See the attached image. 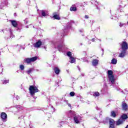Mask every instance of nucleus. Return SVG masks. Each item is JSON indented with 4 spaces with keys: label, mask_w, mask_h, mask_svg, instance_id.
I'll return each instance as SVG.
<instances>
[{
    "label": "nucleus",
    "mask_w": 128,
    "mask_h": 128,
    "mask_svg": "<svg viewBox=\"0 0 128 128\" xmlns=\"http://www.w3.org/2000/svg\"><path fill=\"white\" fill-rule=\"evenodd\" d=\"M121 46L122 50H126L128 48V45L126 42H123L121 44Z\"/></svg>",
    "instance_id": "4"
},
{
    "label": "nucleus",
    "mask_w": 128,
    "mask_h": 128,
    "mask_svg": "<svg viewBox=\"0 0 128 128\" xmlns=\"http://www.w3.org/2000/svg\"><path fill=\"white\" fill-rule=\"evenodd\" d=\"M20 68L22 70H24V65H20Z\"/></svg>",
    "instance_id": "28"
},
{
    "label": "nucleus",
    "mask_w": 128,
    "mask_h": 128,
    "mask_svg": "<svg viewBox=\"0 0 128 128\" xmlns=\"http://www.w3.org/2000/svg\"><path fill=\"white\" fill-rule=\"evenodd\" d=\"M70 62L71 64H74V62H76V58H74V57H70Z\"/></svg>",
    "instance_id": "16"
},
{
    "label": "nucleus",
    "mask_w": 128,
    "mask_h": 128,
    "mask_svg": "<svg viewBox=\"0 0 128 128\" xmlns=\"http://www.w3.org/2000/svg\"><path fill=\"white\" fill-rule=\"evenodd\" d=\"M108 120L110 122V126H114V120L112 119H108V118H106L104 122V124H106V122H108Z\"/></svg>",
    "instance_id": "3"
},
{
    "label": "nucleus",
    "mask_w": 128,
    "mask_h": 128,
    "mask_svg": "<svg viewBox=\"0 0 128 128\" xmlns=\"http://www.w3.org/2000/svg\"><path fill=\"white\" fill-rule=\"evenodd\" d=\"M108 81L110 82L111 84H114V82L116 80V79L114 78V76H108Z\"/></svg>",
    "instance_id": "5"
},
{
    "label": "nucleus",
    "mask_w": 128,
    "mask_h": 128,
    "mask_svg": "<svg viewBox=\"0 0 128 128\" xmlns=\"http://www.w3.org/2000/svg\"><path fill=\"white\" fill-rule=\"evenodd\" d=\"M32 70H34V68H31L29 69L28 70L26 71V72L28 74H30V72H32Z\"/></svg>",
    "instance_id": "23"
},
{
    "label": "nucleus",
    "mask_w": 128,
    "mask_h": 128,
    "mask_svg": "<svg viewBox=\"0 0 128 128\" xmlns=\"http://www.w3.org/2000/svg\"><path fill=\"white\" fill-rule=\"evenodd\" d=\"M69 114H70V116H74V120L76 124H80V122L82 120V117H80L78 115H76V112L74 111H70Z\"/></svg>",
    "instance_id": "1"
},
{
    "label": "nucleus",
    "mask_w": 128,
    "mask_h": 128,
    "mask_svg": "<svg viewBox=\"0 0 128 128\" xmlns=\"http://www.w3.org/2000/svg\"><path fill=\"white\" fill-rule=\"evenodd\" d=\"M66 102L67 104H68V106H70V108H72V105L68 103V101H66Z\"/></svg>",
    "instance_id": "31"
},
{
    "label": "nucleus",
    "mask_w": 128,
    "mask_h": 128,
    "mask_svg": "<svg viewBox=\"0 0 128 128\" xmlns=\"http://www.w3.org/2000/svg\"><path fill=\"white\" fill-rule=\"evenodd\" d=\"M16 98L18 100V96H16Z\"/></svg>",
    "instance_id": "35"
},
{
    "label": "nucleus",
    "mask_w": 128,
    "mask_h": 128,
    "mask_svg": "<svg viewBox=\"0 0 128 128\" xmlns=\"http://www.w3.org/2000/svg\"><path fill=\"white\" fill-rule=\"evenodd\" d=\"M35 48H40L42 46V41L38 40V42L34 44Z\"/></svg>",
    "instance_id": "8"
},
{
    "label": "nucleus",
    "mask_w": 128,
    "mask_h": 128,
    "mask_svg": "<svg viewBox=\"0 0 128 128\" xmlns=\"http://www.w3.org/2000/svg\"><path fill=\"white\" fill-rule=\"evenodd\" d=\"M10 82V80H4L2 81V84H8Z\"/></svg>",
    "instance_id": "24"
},
{
    "label": "nucleus",
    "mask_w": 128,
    "mask_h": 128,
    "mask_svg": "<svg viewBox=\"0 0 128 128\" xmlns=\"http://www.w3.org/2000/svg\"><path fill=\"white\" fill-rule=\"evenodd\" d=\"M53 18H55V20H60V16L57 14L54 15L53 16Z\"/></svg>",
    "instance_id": "20"
},
{
    "label": "nucleus",
    "mask_w": 128,
    "mask_h": 128,
    "mask_svg": "<svg viewBox=\"0 0 128 128\" xmlns=\"http://www.w3.org/2000/svg\"><path fill=\"white\" fill-rule=\"evenodd\" d=\"M113 74H114V72H112V70H108V76H114V75H112Z\"/></svg>",
    "instance_id": "17"
},
{
    "label": "nucleus",
    "mask_w": 128,
    "mask_h": 128,
    "mask_svg": "<svg viewBox=\"0 0 128 128\" xmlns=\"http://www.w3.org/2000/svg\"><path fill=\"white\" fill-rule=\"evenodd\" d=\"M12 26H14V28H16L18 26V22L14 20H10Z\"/></svg>",
    "instance_id": "9"
},
{
    "label": "nucleus",
    "mask_w": 128,
    "mask_h": 128,
    "mask_svg": "<svg viewBox=\"0 0 128 128\" xmlns=\"http://www.w3.org/2000/svg\"><path fill=\"white\" fill-rule=\"evenodd\" d=\"M126 50H123L119 54V58H124L126 54Z\"/></svg>",
    "instance_id": "7"
},
{
    "label": "nucleus",
    "mask_w": 128,
    "mask_h": 128,
    "mask_svg": "<svg viewBox=\"0 0 128 128\" xmlns=\"http://www.w3.org/2000/svg\"><path fill=\"white\" fill-rule=\"evenodd\" d=\"M92 42H94V38L92 39Z\"/></svg>",
    "instance_id": "34"
},
{
    "label": "nucleus",
    "mask_w": 128,
    "mask_h": 128,
    "mask_svg": "<svg viewBox=\"0 0 128 128\" xmlns=\"http://www.w3.org/2000/svg\"><path fill=\"white\" fill-rule=\"evenodd\" d=\"M124 120H122V118L119 119L118 121L116 122V126H120V124H124Z\"/></svg>",
    "instance_id": "10"
},
{
    "label": "nucleus",
    "mask_w": 128,
    "mask_h": 128,
    "mask_svg": "<svg viewBox=\"0 0 128 128\" xmlns=\"http://www.w3.org/2000/svg\"><path fill=\"white\" fill-rule=\"evenodd\" d=\"M25 62L27 64H30V62H32V61L30 60V58H27L25 59Z\"/></svg>",
    "instance_id": "21"
},
{
    "label": "nucleus",
    "mask_w": 128,
    "mask_h": 128,
    "mask_svg": "<svg viewBox=\"0 0 128 128\" xmlns=\"http://www.w3.org/2000/svg\"><path fill=\"white\" fill-rule=\"evenodd\" d=\"M92 66H96L98 64V60H94L92 61Z\"/></svg>",
    "instance_id": "13"
},
{
    "label": "nucleus",
    "mask_w": 128,
    "mask_h": 128,
    "mask_svg": "<svg viewBox=\"0 0 128 128\" xmlns=\"http://www.w3.org/2000/svg\"><path fill=\"white\" fill-rule=\"evenodd\" d=\"M67 56H69L70 58V57H72V52H67Z\"/></svg>",
    "instance_id": "27"
},
{
    "label": "nucleus",
    "mask_w": 128,
    "mask_h": 128,
    "mask_svg": "<svg viewBox=\"0 0 128 128\" xmlns=\"http://www.w3.org/2000/svg\"><path fill=\"white\" fill-rule=\"evenodd\" d=\"M94 96H100V93L98 92H95L94 94Z\"/></svg>",
    "instance_id": "26"
},
{
    "label": "nucleus",
    "mask_w": 128,
    "mask_h": 128,
    "mask_svg": "<svg viewBox=\"0 0 128 128\" xmlns=\"http://www.w3.org/2000/svg\"><path fill=\"white\" fill-rule=\"evenodd\" d=\"M54 70L56 74H60V70L58 68V67L54 68Z\"/></svg>",
    "instance_id": "14"
},
{
    "label": "nucleus",
    "mask_w": 128,
    "mask_h": 128,
    "mask_svg": "<svg viewBox=\"0 0 128 128\" xmlns=\"http://www.w3.org/2000/svg\"><path fill=\"white\" fill-rule=\"evenodd\" d=\"M10 38H12V36H10Z\"/></svg>",
    "instance_id": "37"
},
{
    "label": "nucleus",
    "mask_w": 128,
    "mask_h": 128,
    "mask_svg": "<svg viewBox=\"0 0 128 128\" xmlns=\"http://www.w3.org/2000/svg\"><path fill=\"white\" fill-rule=\"evenodd\" d=\"M126 26V24H122V22H120V28H122V26Z\"/></svg>",
    "instance_id": "30"
},
{
    "label": "nucleus",
    "mask_w": 128,
    "mask_h": 128,
    "mask_svg": "<svg viewBox=\"0 0 128 128\" xmlns=\"http://www.w3.org/2000/svg\"><path fill=\"white\" fill-rule=\"evenodd\" d=\"M110 128H114V125H110Z\"/></svg>",
    "instance_id": "32"
},
{
    "label": "nucleus",
    "mask_w": 128,
    "mask_h": 128,
    "mask_svg": "<svg viewBox=\"0 0 128 128\" xmlns=\"http://www.w3.org/2000/svg\"><path fill=\"white\" fill-rule=\"evenodd\" d=\"M116 112H114V111H112L111 112V116H113V118H116Z\"/></svg>",
    "instance_id": "25"
},
{
    "label": "nucleus",
    "mask_w": 128,
    "mask_h": 128,
    "mask_svg": "<svg viewBox=\"0 0 128 128\" xmlns=\"http://www.w3.org/2000/svg\"><path fill=\"white\" fill-rule=\"evenodd\" d=\"M126 128H128V125L126 126Z\"/></svg>",
    "instance_id": "36"
},
{
    "label": "nucleus",
    "mask_w": 128,
    "mask_h": 128,
    "mask_svg": "<svg viewBox=\"0 0 128 128\" xmlns=\"http://www.w3.org/2000/svg\"><path fill=\"white\" fill-rule=\"evenodd\" d=\"M29 90L31 96H34L36 92H40L38 88L34 86H30Z\"/></svg>",
    "instance_id": "2"
},
{
    "label": "nucleus",
    "mask_w": 128,
    "mask_h": 128,
    "mask_svg": "<svg viewBox=\"0 0 128 128\" xmlns=\"http://www.w3.org/2000/svg\"><path fill=\"white\" fill-rule=\"evenodd\" d=\"M118 62V60L116 58H112L111 62V64H116Z\"/></svg>",
    "instance_id": "15"
},
{
    "label": "nucleus",
    "mask_w": 128,
    "mask_h": 128,
    "mask_svg": "<svg viewBox=\"0 0 128 128\" xmlns=\"http://www.w3.org/2000/svg\"><path fill=\"white\" fill-rule=\"evenodd\" d=\"M41 12L42 16H48V12H46L44 10H42Z\"/></svg>",
    "instance_id": "18"
},
{
    "label": "nucleus",
    "mask_w": 128,
    "mask_h": 128,
    "mask_svg": "<svg viewBox=\"0 0 128 128\" xmlns=\"http://www.w3.org/2000/svg\"><path fill=\"white\" fill-rule=\"evenodd\" d=\"M122 108L124 110H128V105L124 102H122Z\"/></svg>",
    "instance_id": "11"
},
{
    "label": "nucleus",
    "mask_w": 128,
    "mask_h": 128,
    "mask_svg": "<svg viewBox=\"0 0 128 128\" xmlns=\"http://www.w3.org/2000/svg\"><path fill=\"white\" fill-rule=\"evenodd\" d=\"M85 18H88V15L85 16Z\"/></svg>",
    "instance_id": "33"
},
{
    "label": "nucleus",
    "mask_w": 128,
    "mask_h": 128,
    "mask_svg": "<svg viewBox=\"0 0 128 128\" xmlns=\"http://www.w3.org/2000/svg\"><path fill=\"white\" fill-rule=\"evenodd\" d=\"M0 116L3 122H6V120L8 118V116L6 114L2 112L1 113Z\"/></svg>",
    "instance_id": "6"
},
{
    "label": "nucleus",
    "mask_w": 128,
    "mask_h": 128,
    "mask_svg": "<svg viewBox=\"0 0 128 128\" xmlns=\"http://www.w3.org/2000/svg\"><path fill=\"white\" fill-rule=\"evenodd\" d=\"M70 96H74V92H72L70 94Z\"/></svg>",
    "instance_id": "29"
},
{
    "label": "nucleus",
    "mask_w": 128,
    "mask_h": 128,
    "mask_svg": "<svg viewBox=\"0 0 128 128\" xmlns=\"http://www.w3.org/2000/svg\"><path fill=\"white\" fill-rule=\"evenodd\" d=\"M120 118H121V120H124L125 122L126 120H128V115H126V114H124L121 116Z\"/></svg>",
    "instance_id": "12"
},
{
    "label": "nucleus",
    "mask_w": 128,
    "mask_h": 128,
    "mask_svg": "<svg viewBox=\"0 0 128 128\" xmlns=\"http://www.w3.org/2000/svg\"><path fill=\"white\" fill-rule=\"evenodd\" d=\"M70 10H71V12H76V8L74 7V6H72L70 8Z\"/></svg>",
    "instance_id": "22"
},
{
    "label": "nucleus",
    "mask_w": 128,
    "mask_h": 128,
    "mask_svg": "<svg viewBox=\"0 0 128 128\" xmlns=\"http://www.w3.org/2000/svg\"><path fill=\"white\" fill-rule=\"evenodd\" d=\"M30 59L31 60V62H36V60H38V57H36V56L32 57V58H30Z\"/></svg>",
    "instance_id": "19"
}]
</instances>
